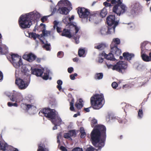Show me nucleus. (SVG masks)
<instances>
[{
    "label": "nucleus",
    "instance_id": "obj_8",
    "mask_svg": "<svg viewBox=\"0 0 151 151\" xmlns=\"http://www.w3.org/2000/svg\"><path fill=\"white\" fill-rule=\"evenodd\" d=\"M69 19V17H67L63 19V21L65 24H67L66 26L68 27H69L70 29H74L76 33H77L80 29V27L77 26L76 23H72L70 22Z\"/></svg>",
    "mask_w": 151,
    "mask_h": 151
},
{
    "label": "nucleus",
    "instance_id": "obj_18",
    "mask_svg": "<svg viewBox=\"0 0 151 151\" xmlns=\"http://www.w3.org/2000/svg\"><path fill=\"white\" fill-rule=\"evenodd\" d=\"M58 5L60 6H71L70 2L67 0H61L58 2Z\"/></svg>",
    "mask_w": 151,
    "mask_h": 151
},
{
    "label": "nucleus",
    "instance_id": "obj_37",
    "mask_svg": "<svg viewBox=\"0 0 151 151\" xmlns=\"http://www.w3.org/2000/svg\"><path fill=\"white\" fill-rule=\"evenodd\" d=\"M68 132L70 134V136L71 137H74L76 136V134L75 131L74 130H70Z\"/></svg>",
    "mask_w": 151,
    "mask_h": 151
},
{
    "label": "nucleus",
    "instance_id": "obj_1",
    "mask_svg": "<svg viewBox=\"0 0 151 151\" xmlns=\"http://www.w3.org/2000/svg\"><path fill=\"white\" fill-rule=\"evenodd\" d=\"M106 130L105 127L103 125H99L96 129H95L91 132V137L93 144L99 149L101 148L104 146L105 138H101V132L105 135Z\"/></svg>",
    "mask_w": 151,
    "mask_h": 151
},
{
    "label": "nucleus",
    "instance_id": "obj_54",
    "mask_svg": "<svg viewBox=\"0 0 151 151\" xmlns=\"http://www.w3.org/2000/svg\"><path fill=\"white\" fill-rule=\"evenodd\" d=\"M108 1H106L104 2V4L105 6L106 7L110 6H111V4L107 2Z\"/></svg>",
    "mask_w": 151,
    "mask_h": 151
},
{
    "label": "nucleus",
    "instance_id": "obj_34",
    "mask_svg": "<svg viewBox=\"0 0 151 151\" xmlns=\"http://www.w3.org/2000/svg\"><path fill=\"white\" fill-rule=\"evenodd\" d=\"M106 1L108 2H111V4H118L122 3L121 0H106Z\"/></svg>",
    "mask_w": 151,
    "mask_h": 151
},
{
    "label": "nucleus",
    "instance_id": "obj_27",
    "mask_svg": "<svg viewBox=\"0 0 151 151\" xmlns=\"http://www.w3.org/2000/svg\"><path fill=\"white\" fill-rule=\"evenodd\" d=\"M83 101L81 99H79L78 100V101H77L75 104V106L78 109H81L83 106L82 102Z\"/></svg>",
    "mask_w": 151,
    "mask_h": 151
},
{
    "label": "nucleus",
    "instance_id": "obj_36",
    "mask_svg": "<svg viewBox=\"0 0 151 151\" xmlns=\"http://www.w3.org/2000/svg\"><path fill=\"white\" fill-rule=\"evenodd\" d=\"M57 83L58 85L57 86V88L59 91H60L62 89L61 85L62 84V81L61 80H58L57 81Z\"/></svg>",
    "mask_w": 151,
    "mask_h": 151
},
{
    "label": "nucleus",
    "instance_id": "obj_32",
    "mask_svg": "<svg viewBox=\"0 0 151 151\" xmlns=\"http://www.w3.org/2000/svg\"><path fill=\"white\" fill-rule=\"evenodd\" d=\"M107 14L106 9L104 8L101 11L100 13V15L102 17H105Z\"/></svg>",
    "mask_w": 151,
    "mask_h": 151
},
{
    "label": "nucleus",
    "instance_id": "obj_46",
    "mask_svg": "<svg viewBox=\"0 0 151 151\" xmlns=\"http://www.w3.org/2000/svg\"><path fill=\"white\" fill-rule=\"evenodd\" d=\"M97 123V121L96 119H93L91 121V124L92 127H93Z\"/></svg>",
    "mask_w": 151,
    "mask_h": 151
},
{
    "label": "nucleus",
    "instance_id": "obj_41",
    "mask_svg": "<svg viewBox=\"0 0 151 151\" xmlns=\"http://www.w3.org/2000/svg\"><path fill=\"white\" fill-rule=\"evenodd\" d=\"M106 66L109 69H111L113 70H116L115 65H113L111 64H106Z\"/></svg>",
    "mask_w": 151,
    "mask_h": 151
},
{
    "label": "nucleus",
    "instance_id": "obj_2",
    "mask_svg": "<svg viewBox=\"0 0 151 151\" xmlns=\"http://www.w3.org/2000/svg\"><path fill=\"white\" fill-rule=\"evenodd\" d=\"M41 14L36 11L22 15L19 19L20 27L23 28H29L32 24V22L39 18Z\"/></svg>",
    "mask_w": 151,
    "mask_h": 151
},
{
    "label": "nucleus",
    "instance_id": "obj_7",
    "mask_svg": "<svg viewBox=\"0 0 151 151\" xmlns=\"http://www.w3.org/2000/svg\"><path fill=\"white\" fill-rule=\"evenodd\" d=\"M16 81L15 83L18 86L19 88L20 89H24L26 88L28 86V84L24 81L23 79L18 78V75L17 72L15 73Z\"/></svg>",
    "mask_w": 151,
    "mask_h": 151
},
{
    "label": "nucleus",
    "instance_id": "obj_23",
    "mask_svg": "<svg viewBox=\"0 0 151 151\" xmlns=\"http://www.w3.org/2000/svg\"><path fill=\"white\" fill-rule=\"evenodd\" d=\"M124 59L127 60H130L134 56L133 54L130 53L128 52H124L123 54Z\"/></svg>",
    "mask_w": 151,
    "mask_h": 151
},
{
    "label": "nucleus",
    "instance_id": "obj_42",
    "mask_svg": "<svg viewBox=\"0 0 151 151\" xmlns=\"http://www.w3.org/2000/svg\"><path fill=\"white\" fill-rule=\"evenodd\" d=\"M43 35L44 36H47L50 35V32L45 30H43L42 31Z\"/></svg>",
    "mask_w": 151,
    "mask_h": 151
},
{
    "label": "nucleus",
    "instance_id": "obj_22",
    "mask_svg": "<svg viewBox=\"0 0 151 151\" xmlns=\"http://www.w3.org/2000/svg\"><path fill=\"white\" fill-rule=\"evenodd\" d=\"M111 52H113L116 55H119L121 53L120 50L116 46H111Z\"/></svg>",
    "mask_w": 151,
    "mask_h": 151
},
{
    "label": "nucleus",
    "instance_id": "obj_55",
    "mask_svg": "<svg viewBox=\"0 0 151 151\" xmlns=\"http://www.w3.org/2000/svg\"><path fill=\"white\" fill-rule=\"evenodd\" d=\"M73 67L69 68L68 69V71L69 73H71L73 71Z\"/></svg>",
    "mask_w": 151,
    "mask_h": 151
},
{
    "label": "nucleus",
    "instance_id": "obj_47",
    "mask_svg": "<svg viewBox=\"0 0 151 151\" xmlns=\"http://www.w3.org/2000/svg\"><path fill=\"white\" fill-rule=\"evenodd\" d=\"M31 36L35 40L37 37H39V35H37L35 33H32L31 34Z\"/></svg>",
    "mask_w": 151,
    "mask_h": 151
},
{
    "label": "nucleus",
    "instance_id": "obj_59",
    "mask_svg": "<svg viewBox=\"0 0 151 151\" xmlns=\"http://www.w3.org/2000/svg\"><path fill=\"white\" fill-rule=\"evenodd\" d=\"M60 149L62 151H67V150L66 149V148L63 146H61L60 147Z\"/></svg>",
    "mask_w": 151,
    "mask_h": 151
},
{
    "label": "nucleus",
    "instance_id": "obj_19",
    "mask_svg": "<svg viewBox=\"0 0 151 151\" xmlns=\"http://www.w3.org/2000/svg\"><path fill=\"white\" fill-rule=\"evenodd\" d=\"M117 25V23L115 24L114 25H109L107 27L108 33V34H111L114 33L115 32V29L116 26Z\"/></svg>",
    "mask_w": 151,
    "mask_h": 151
},
{
    "label": "nucleus",
    "instance_id": "obj_63",
    "mask_svg": "<svg viewBox=\"0 0 151 151\" xmlns=\"http://www.w3.org/2000/svg\"><path fill=\"white\" fill-rule=\"evenodd\" d=\"M75 40L76 42V44H78L79 43V37L78 38V39L76 38L75 37Z\"/></svg>",
    "mask_w": 151,
    "mask_h": 151
},
{
    "label": "nucleus",
    "instance_id": "obj_48",
    "mask_svg": "<svg viewBox=\"0 0 151 151\" xmlns=\"http://www.w3.org/2000/svg\"><path fill=\"white\" fill-rule=\"evenodd\" d=\"M43 47L47 50H50V45L49 44H45L43 46Z\"/></svg>",
    "mask_w": 151,
    "mask_h": 151
},
{
    "label": "nucleus",
    "instance_id": "obj_45",
    "mask_svg": "<svg viewBox=\"0 0 151 151\" xmlns=\"http://www.w3.org/2000/svg\"><path fill=\"white\" fill-rule=\"evenodd\" d=\"M143 111L142 109H139V110L138 112V117L141 118L143 116Z\"/></svg>",
    "mask_w": 151,
    "mask_h": 151
},
{
    "label": "nucleus",
    "instance_id": "obj_4",
    "mask_svg": "<svg viewBox=\"0 0 151 151\" xmlns=\"http://www.w3.org/2000/svg\"><path fill=\"white\" fill-rule=\"evenodd\" d=\"M11 56L12 60V64L16 68H20L21 71L25 75H28L29 74V72L28 67H30L23 64L21 57L15 54H12ZM30 68L32 69V68L31 67Z\"/></svg>",
    "mask_w": 151,
    "mask_h": 151
},
{
    "label": "nucleus",
    "instance_id": "obj_20",
    "mask_svg": "<svg viewBox=\"0 0 151 151\" xmlns=\"http://www.w3.org/2000/svg\"><path fill=\"white\" fill-rule=\"evenodd\" d=\"M54 28L55 29L56 27V30L58 32H61V29L60 27H59L61 25V22L57 21H55L54 22Z\"/></svg>",
    "mask_w": 151,
    "mask_h": 151
},
{
    "label": "nucleus",
    "instance_id": "obj_60",
    "mask_svg": "<svg viewBox=\"0 0 151 151\" xmlns=\"http://www.w3.org/2000/svg\"><path fill=\"white\" fill-rule=\"evenodd\" d=\"M3 79V76L2 72L0 71V82Z\"/></svg>",
    "mask_w": 151,
    "mask_h": 151
},
{
    "label": "nucleus",
    "instance_id": "obj_61",
    "mask_svg": "<svg viewBox=\"0 0 151 151\" xmlns=\"http://www.w3.org/2000/svg\"><path fill=\"white\" fill-rule=\"evenodd\" d=\"M74 18V15H72L70 18L69 17V20L71 22L72 20H73Z\"/></svg>",
    "mask_w": 151,
    "mask_h": 151
},
{
    "label": "nucleus",
    "instance_id": "obj_51",
    "mask_svg": "<svg viewBox=\"0 0 151 151\" xmlns=\"http://www.w3.org/2000/svg\"><path fill=\"white\" fill-rule=\"evenodd\" d=\"M77 76V74L76 73H75L73 74H72L70 76V77L71 79L72 80H74L75 79V77Z\"/></svg>",
    "mask_w": 151,
    "mask_h": 151
},
{
    "label": "nucleus",
    "instance_id": "obj_9",
    "mask_svg": "<svg viewBox=\"0 0 151 151\" xmlns=\"http://www.w3.org/2000/svg\"><path fill=\"white\" fill-rule=\"evenodd\" d=\"M127 9L126 6L122 4H118L114 6L113 8L114 12L119 16L121 13H123Z\"/></svg>",
    "mask_w": 151,
    "mask_h": 151
},
{
    "label": "nucleus",
    "instance_id": "obj_24",
    "mask_svg": "<svg viewBox=\"0 0 151 151\" xmlns=\"http://www.w3.org/2000/svg\"><path fill=\"white\" fill-rule=\"evenodd\" d=\"M120 42V40L118 38H114L113 39L111 45V47L113 46H116L119 45Z\"/></svg>",
    "mask_w": 151,
    "mask_h": 151
},
{
    "label": "nucleus",
    "instance_id": "obj_6",
    "mask_svg": "<svg viewBox=\"0 0 151 151\" xmlns=\"http://www.w3.org/2000/svg\"><path fill=\"white\" fill-rule=\"evenodd\" d=\"M78 12L80 18H86L87 20L88 19L89 21H92L94 18L93 15L90 14L88 9L84 8L79 9Z\"/></svg>",
    "mask_w": 151,
    "mask_h": 151
},
{
    "label": "nucleus",
    "instance_id": "obj_14",
    "mask_svg": "<svg viewBox=\"0 0 151 151\" xmlns=\"http://www.w3.org/2000/svg\"><path fill=\"white\" fill-rule=\"evenodd\" d=\"M76 34L75 32V33L73 32L71 33L70 30L69 31V30L68 29H64L63 31L62 34V36H65L69 38H70L72 37V35L73 36Z\"/></svg>",
    "mask_w": 151,
    "mask_h": 151
},
{
    "label": "nucleus",
    "instance_id": "obj_52",
    "mask_svg": "<svg viewBox=\"0 0 151 151\" xmlns=\"http://www.w3.org/2000/svg\"><path fill=\"white\" fill-rule=\"evenodd\" d=\"M97 150H95L92 146H90L88 148L86 151H97Z\"/></svg>",
    "mask_w": 151,
    "mask_h": 151
},
{
    "label": "nucleus",
    "instance_id": "obj_21",
    "mask_svg": "<svg viewBox=\"0 0 151 151\" xmlns=\"http://www.w3.org/2000/svg\"><path fill=\"white\" fill-rule=\"evenodd\" d=\"M43 71L41 69H32V74L36 75L37 76H40L42 74Z\"/></svg>",
    "mask_w": 151,
    "mask_h": 151
},
{
    "label": "nucleus",
    "instance_id": "obj_50",
    "mask_svg": "<svg viewBox=\"0 0 151 151\" xmlns=\"http://www.w3.org/2000/svg\"><path fill=\"white\" fill-rule=\"evenodd\" d=\"M63 52L60 51L57 54V56L59 58H61L63 57Z\"/></svg>",
    "mask_w": 151,
    "mask_h": 151
},
{
    "label": "nucleus",
    "instance_id": "obj_57",
    "mask_svg": "<svg viewBox=\"0 0 151 151\" xmlns=\"http://www.w3.org/2000/svg\"><path fill=\"white\" fill-rule=\"evenodd\" d=\"M5 93L7 96L10 97V98L12 96V95L11 96V94L9 92L6 91Z\"/></svg>",
    "mask_w": 151,
    "mask_h": 151
},
{
    "label": "nucleus",
    "instance_id": "obj_17",
    "mask_svg": "<svg viewBox=\"0 0 151 151\" xmlns=\"http://www.w3.org/2000/svg\"><path fill=\"white\" fill-rule=\"evenodd\" d=\"M58 11L60 13L63 14L67 15L69 12L70 10L68 9L65 7H63L59 8L58 9Z\"/></svg>",
    "mask_w": 151,
    "mask_h": 151
},
{
    "label": "nucleus",
    "instance_id": "obj_29",
    "mask_svg": "<svg viewBox=\"0 0 151 151\" xmlns=\"http://www.w3.org/2000/svg\"><path fill=\"white\" fill-rule=\"evenodd\" d=\"M37 151H48V150L45 148L44 145L42 144H40L39 145Z\"/></svg>",
    "mask_w": 151,
    "mask_h": 151
},
{
    "label": "nucleus",
    "instance_id": "obj_39",
    "mask_svg": "<svg viewBox=\"0 0 151 151\" xmlns=\"http://www.w3.org/2000/svg\"><path fill=\"white\" fill-rule=\"evenodd\" d=\"M139 5V4L138 3H133L131 5V7L134 10L136 9L137 7H138Z\"/></svg>",
    "mask_w": 151,
    "mask_h": 151
},
{
    "label": "nucleus",
    "instance_id": "obj_43",
    "mask_svg": "<svg viewBox=\"0 0 151 151\" xmlns=\"http://www.w3.org/2000/svg\"><path fill=\"white\" fill-rule=\"evenodd\" d=\"M74 99H73L71 102L70 103V109L71 111H73L74 110V108L73 107V104H74Z\"/></svg>",
    "mask_w": 151,
    "mask_h": 151
},
{
    "label": "nucleus",
    "instance_id": "obj_30",
    "mask_svg": "<svg viewBox=\"0 0 151 151\" xmlns=\"http://www.w3.org/2000/svg\"><path fill=\"white\" fill-rule=\"evenodd\" d=\"M7 144L4 142H0V150L5 151L6 147L7 146Z\"/></svg>",
    "mask_w": 151,
    "mask_h": 151
},
{
    "label": "nucleus",
    "instance_id": "obj_58",
    "mask_svg": "<svg viewBox=\"0 0 151 151\" xmlns=\"http://www.w3.org/2000/svg\"><path fill=\"white\" fill-rule=\"evenodd\" d=\"M61 134L60 133L57 134V142L58 143L60 141L59 140V138H61Z\"/></svg>",
    "mask_w": 151,
    "mask_h": 151
},
{
    "label": "nucleus",
    "instance_id": "obj_53",
    "mask_svg": "<svg viewBox=\"0 0 151 151\" xmlns=\"http://www.w3.org/2000/svg\"><path fill=\"white\" fill-rule=\"evenodd\" d=\"M72 151H83V150L82 148L77 147L73 149Z\"/></svg>",
    "mask_w": 151,
    "mask_h": 151
},
{
    "label": "nucleus",
    "instance_id": "obj_49",
    "mask_svg": "<svg viewBox=\"0 0 151 151\" xmlns=\"http://www.w3.org/2000/svg\"><path fill=\"white\" fill-rule=\"evenodd\" d=\"M111 86L114 89H116L118 86V84L115 82H113L111 84Z\"/></svg>",
    "mask_w": 151,
    "mask_h": 151
},
{
    "label": "nucleus",
    "instance_id": "obj_3",
    "mask_svg": "<svg viewBox=\"0 0 151 151\" xmlns=\"http://www.w3.org/2000/svg\"><path fill=\"white\" fill-rule=\"evenodd\" d=\"M41 113L44 114L46 117L51 120L54 125L59 126L63 122L61 118L57 115L55 110L54 109L45 108L39 112V114L42 115L41 114Z\"/></svg>",
    "mask_w": 151,
    "mask_h": 151
},
{
    "label": "nucleus",
    "instance_id": "obj_44",
    "mask_svg": "<svg viewBox=\"0 0 151 151\" xmlns=\"http://www.w3.org/2000/svg\"><path fill=\"white\" fill-rule=\"evenodd\" d=\"M64 137L65 138L68 139L70 140L72 139V138H71V137L70 136V134L68 132V133H65L64 135Z\"/></svg>",
    "mask_w": 151,
    "mask_h": 151
},
{
    "label": "nucleus",
    "instance_id": "obj_35",
    "mask_svg": "<svg viewBox=\"0 0 151 151\" xmlns=\"http://www.w3.org/2000/svg\"><path fill=\"white\" fill-rule=\"evenodd\" d=\"M80 132L81 133V138L84 137L86 135V133L83 128L81 127L80 129Z\"/></svg>",
    "mask_w": 151,
    "mask_h": 151
},
{
    "label": "nucleus",
    "instance_id": "obj_40",
    "mask_svg": "<svg viewBox=\"0 0 151 151\" xmlns=\"http://www.w3.org/2000/svg\"><path fill=\"white\" fill-rule=\"evenodd\" d=\"M24 106L26 108V109L27 110H30V109L34 108V107L33 106H31L30 105H27L26 104H22L21 106Z\"/></svg>",
    "mask_w": 151,
    "mask_h": 151
},
{
    "label": "nucleus",
    "instance_id": "obj_12",
    "mask_svg": "<svg viewBox=\"0 0 151 151\" xmlns=\"http://www.w3.org/2000/svg\"><path fill=\"white\" fill-rule=\"evenodd\" d=\"M115 16L113 15H110L107 18V22L108 25H114L115 24L117 23L118 24V22L115 21Z\"/></svg>",
    "mask_w": 151,
    "mask_h": 151
},
{
    "label": "nucleus",
    "instance_id": "obj_10",
    "mask_svg": "<svg viewBox=\"0 0 151 151\" xmlns=\"http://www.w3.org/2000/svg\"><path fill=\"white\" fill-rule=\"evenodd\" d=\"M23 97L21 93L14 91L12 94V96L10 97V99L13 102L19 103L23 101Z\"/></svg>",
    "mask_w": 151,
    "mask_h": 151
},
{
    "label": "nucleus",
    "instance_id": "obj_38",
    "mask_svg": "<svg viewBox=\"0 0 151 151\" xmlns=\"http://www.w3.org/2000/svg\"><path fill=\"white\" fill-rule=\"evenodd\" d=\"M47 70L46 72L44 73V75L43 76V78L45 80H47L48 79L49 71Z\"/></svg>",
    "mask_w": 151,
    "mask_h": 151
},
{
    "label": "nucleus",
    "instance_id": "obj_33",
    "mask_svg": "<svg viewBox=\"0 0 151 151\" xmlns=\"http://www.w3.org/2000/svg\"><path fill=\"white\" fill-rule=\"evenodd\" d=\"M85 48L82 49V48H80L78 52V55L80 57H83L84 56H83V55L85 53Z\"/></svg>",
    "mask_w": 151,
    "mask_h": 151
},
{
    "label": "nucleus",
    "instance_id": "obj_15",
    "mask_svg": "<svg viewBox=\"0 0 151 151\" xmlns=\"http://www.w3.org/2000/svg\"><path fill=\"white\" fill-rule=\"evenodd\" d=\"M143 45H141V53L142 55L141 56L143 60L145 62H149L151 61L150 58L149 56L146 54H143L144 50V47H142Z\"/></svg>",
    "mask_w": 151,
    "mask_h": 151
},
{
    "label": "nucleus",
    "instance_id": "obj_25",
    "mask_svg": "<svg viewBox=\"0 0 151 151\" xmlns=\"http://www.w3.org/2000/svg\"><path fill=\"white\" fill-rule=\"evenodd\" d=\"M103 55H104L105 57L107 60H114V58L113 55L111 53H109L108 55H106L105 53H103Z\"/></svg>",
    "mask_w": 151,
    "mask_h": 151
},
{
    "label": "nucleus",
    "instance_id": "obj_56",
    "mask_svg": "<svg viewBox=\"0 0 151 151\" xmlns=\"http://www.w3.org/2000/svg\"><path fill=\"white\" fill-rule=\"evenodd\" d=\"M47 20V16L43 17L41 19V20L42 22H44L45 21H46Z\"/></svg>",
    "mask_w": 151,
    "mask_h": 151
},
{
    "label": "nucleus",
    "instance_id": "obj_11",
    "mask_svg": "<svg viewBox=\"0 0 151 151\" xmlns=\"http://www.w3.org/2000/svg\"><path fill=\"white\" fill-rule=\"evenodd\" d=\"M116 70L123 73L127 67V64L124 62L119 61L115 65Z\"/></svg>",
    "mask_w": 151,
    "mask_h": 151
},
{
    "label": "nucleus",
    "instance_id": "obj_31",
    "mask_svg": "<svg viewBox=\"0 0 151 151\" xmlns=\"http://www.w3.org/2000/svg\"><path fill=\"white\" fill-rule=\"evenodd\" d=\"M105 47L106 46L105 45L102 43H101L95 46L94 47L96 49H97L99 50H102L104 49Z\"/></svg>",
    "mask_w": 151,
    "mask_h": 151
},
{
    "label": "nucleus",
    "instance_id": "obj_26",
    "mask_svg": "<svg viewBox=\"0 0 151 151\" xmlns=\"http://www.w3.org/2000/svg\"><path fill=\"white\" fill-rule=\"evenodd\" d=\"M100 33L102 35H108V29L106 26L102 27L100 29Z\"/></svg>",
    "mask_w": 151,
    "mask_h": 151
},
{
    "label": "nucleus",
    "instance_id": "obj_64",
    "mask_svg": "<svg viewBox=\"0 0 151 151\" xmlns=\"http://www.w3.org/2000/svg\"><path fill=\"white\" fill-rule=\"evenodd\" d=\"M91 108V107L86 108L84 109V110L86 111L87 112H88L90 111V109Z\"/></svg>",
    "mask_w": 151,
    "mask_h": 151
},
{
    "label": "nucleus",
    "instance_id": "obj_16",
    "mask_svg": "<svg viewBox=\"0 0 151 151\" xmlns=\"http://www.w3.org/2000/svg\"><path fill=\"white\" fill-rule=\"evenodd\" d=\"M8 52V48L5 45L1 44L0 42V53L2 55H4Z\"/></svg>",
    "mask_w": 151,
    "mask_h": 151
},
{
    "label": "nucleus",
    "instance_id": "obj_13",
    "mask_svg": "<svg viewBox=\"0 0 151 151\" xmlns=\"http://www.w3.org/2000/svg\"><path fill=\"white\" fill-rule=\"evenodd\" d=\"M23 58L29 62H32L35 60L36 56L32 53H29L24 55Z\"/></svg>",
    "mask_w": 151,
    "mask_h": 151
},
{
    "label": "nucleus",
    "instance_id": "obj_5",
    "mask_svg": "<svg viewBox=\"0 0 151 151\" xmlns=\"http://www.w3.org/2000/svg\"><path fill=\"white\" fill-rule=\"evenodd\" d=\"M104 99L102 94H96L91 98V102L93 109H99L101 108L104 104Z\"/></svg>",
    "mask_w": 151,
    "mask_h": 151
},
{
    "label": "nucleus",
    "instance_id": "obj_62",
    "mask_svg": "<svg viewBox=\"0 0 151 151\" xmlns=\"http://www.w3.org/2000/svg\"><path fill=\"white\" fill-rule=\"evenodd\" d=\"M103 61V59L102 58H99V60H98V61L99 63H102Z\"/></svg>",
    "mask_w": 151,
    "mask_h": 151
},
{
    "label": "nucleus",
    "instance_id": "obj_28",
    "mask_svg": "<svg viewBox=\"0 0 151 151\" xmlns=\"http://www.w3.org/2000/svg\"><path fill=\"white\" fill-rule=\"evenodd\" d=\"M103 77V74L102 73H97L95 75L94 78L95 79L99 80L102 79Z\"/></svg>",
    "mask_w": 151,
    "mask_h": 151
}]
</instances>
